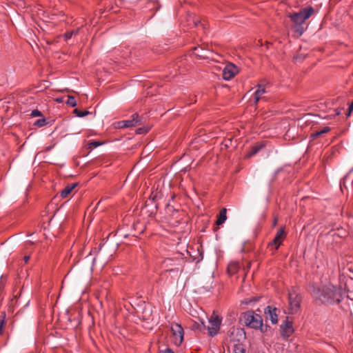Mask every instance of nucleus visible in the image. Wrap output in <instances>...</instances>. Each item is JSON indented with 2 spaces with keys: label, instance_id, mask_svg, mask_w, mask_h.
I'll return each instance as SVG.
<instances>
[{
  "label": "nucleus",
  "instance_id": "nucleus-3",
  "mask_svg": "<svg viewBox=\"0 0 353 353\" xmlns=\"http://www.w3.org/2000/svg\"><path fill=\"white\" fill-rule=\"evenodd\" d=\"M241 320L245 326L258 330V327H261L263 319L261 315L256 314L253 310H248L242 313Z\"/></svg>",
  "mask_w": 353,
  "mask_h": 353
},
{
  "label": "nucleus",
  "instance_id": "nucleus-4",
  "mask_svg": "<svg viewBox=\"0 0 353 353\" xmlns=\"http://www.w3.org/2000/svg\"><path fill=\"white\" fill-rule=\"evenodd\" d=\"M221 321L222 318L213 313L209 319V325L207 327L204 325L203 322H202V324L201 325L198 324L196 327L199 328L201 330L202 328L204 330L207 329L209 336L213 337L217 334L220 329Z\"/></svg>",
  "mask_w": 353,
  "mask_h": 353
},
{
  "label": "nucleus",
  "instance_id": "nucleus-14",
  "mask_svg": "<svg viewBox=\"0 0 353 353\" xmlns=\"http://www.w3.org/2000/svg\"><path fill=\"white\" fill-rule=\"evenodd\" d=\"M193 53L200 59H206L209 58V52L199 46L193 48Z\"/></svg>",
  "mask_w": 353,
  "mask_h": 353
},
{
  "label": "nucleus",
  "instance_id": "nucleus-35",
  "mask_svg": "<svg viewBox=\"0 0 353 353\" xmlns=\"http://www.w3.org/2000/svg\"><path fill=\"white\" fill-rule=\"evenodd\" d=\"M138 118H139V114L137 112L133 114L131 117V119L135 120L134 121H136V125L141 123V121Z\"/></svg>",
  "mask_w": 353,
  "mask_h": 353
},
{
  "label": "nucleus",
  "instance_id": "nucleus-5",
  "mask_svg": "<svg viewBox=\"0 0 353 353\" xmlns=\"http://www.w3.org/2000/svg\"><path fill=\"white\" fill-rule=\"evenodd\" d=\"M289 300V310L290 314H296L301 307V303L302 301V296L300 294L297 293L294 290L289 292L288 294Z\"/></svg>",
  "mask_w": 353,
  "mask_h": 353
},
{
  "label": "nucleus",
  "instance_id": "nucleus-31",
  "mask_svg": "<svg viewBox=\"0 0 353 353\" xmlns=\"http://www.w3.org/2000/svg\"><path fill=\"white\" fill-rule=\"evenodd\" d=\"M232 139H227L224 140L222 143V145L225 148H228L232 146Z\"/></svg>",
  "mask_w": 353,
  "mask_h": 353
},
{
  "label": "nucleus",
  "instance_id": "nucleus-8",
  "mask_svg": "<svg viewBox=\"0 0 353 353\" xmlns=\"http://www.w3.org/2000/svg\"><path fill=\"white\" fill-rule=\"evenodd\" d=\"M239 73V68L233 63L227 64L223 70V79L226 81L232 79Z\"/></svg>",
  "mask_w": 353,
  "mask_h": 353
},
{
  "label": "nucleus",
  "instance_id": "nucleus-51",
  "mask_svg": "<svg viewBox=\"0 0 353 353\" xmlns=\"http://www.w3.org/2000/svg\"><path fill=\"white\" fill-rule=\"evenodd\" d=\"M128 235H129V234H123V237H125H125H127Z\"/></svg>",
  "mask_w": 353,
  "mask_h": 353
},
{
  "label": "nucleus",
  "instance_id": "nucleus-46",
  "mask_svg": "<svg viewBox=\"0 0 353 353\" xmlns=\"http://www.w3.org/2000/svg\"><path fill=\"white\" fill-rule=\"evenodd\" d=\"M71 32H72V35L77 34L78 33V30H72Z\"/></svg>",
  "mask_w": 353,
  "mask_h": 353
},
{
  "label": "nucleus",
  "instance_id": "nucleus-1",
  "mask_svg": "<svg viewBox=\"0 0 353 353\" xmlns=\"http://www.w3.org/2000/svg\"><path fill=\"white\" fill-rule=\"evenodd\" d=\"M310 288L312 289L311 296L316 305L339 304L343 300V290L341 287H337L332 284L319 287L312 284Z\"/></svg>",
  "mask_w": 353,
  "mask_h": 353
},
{
  "label": "nucleus",
  "instance_id": "nucleus-6",
  "mask_svg": "<svg viewBox=\"0 0 353 353\" xmlns=\"http://www.w3.org/2000/svg\"><path fill=\"white\" fill-rule=\"evenodd\" d=\"M137 316L144 321L152 320V307L150 305L143 303L139 305V309L136 311Z\"/></svg>",
  "mask_w": 353,
  "mask_h": 353
},
{
  "label": "nucleus",
  "instance_id": "nucleus-37",
  "mask_svg": "<svg viewBox=\"0 0 353 353\" xmlns=\"http://www.w3.org/2000/svg\"><path fill=\"white\" fill-rule=\"evenodd\" d=\"M63 37H64V39L65 40H68V39H70L72 38V32H66L64 34H63Z\"/></svg>",
  "mask_w": 353,
  "mask_h": 353
},
{
  "label": "nucleus",
  "instance_id": "nucleus-40",
  "mask_svg": "<svg viewBox=\"0 0 353 353\" xmlns=\"http://www.w3.org/2000/svg\"><path fill=\"white\" fill-rule=\"evenodd\" d=\"M159 353H174V352L172 349L167 347L163 350H160Z\"/></svg>",
  "mask_w": 353,
  "mask_h": 353
},
{
  "label": "nucleus",
  "instance_id": "nucleus-44",
  "mask_svg": "<svg viewBox=\"0 0 353 353\" xmlns=\"http://www.w3.org/2000/svg\"><path fill=\"white\" fill-rule=\"evenodd\" d=\"M29 259H30V256H24L23 260L26 263L29 261Z\"/></svg>",
  "mask_w": 353,
  "mask_h": 353
},
{
  "label": "nucleus",
  "instance_id": "nucleus-32",
  "mask_svg": "<svg viewBox=\"0 0 353 353\" xmlns=\"http://www.w3.org/2000/svg\"><path fill=\"white\" fill-rule=\"evenodd\" d=\"M258 330H260L262 333H265L270 330V326L267 324L263 325L262 323L261 327H258Z\"/></svg>",
  "mask_w": 353,
  "mask_h": 353
},
{
  "label": "nucleus",
  "instance_id": "nucleus-30",
  "mask_svg": "<svg viewBox=\"0 0 353 353\" xmlns=\"http://www.w3.org/2000/svg\"><path fill=\"white\" fill-rule=\"evenodd\" d=\"M150 130L148 127H141L136 130V133L138 134H146Z\"/></svg>",
  "mask_w": 353,
  "mask_h": 353
},
{
  "label": "nucleus",
  "instance_id": "nucleus-33",
  "mask_svg": "<svg viewBox=\"0 0 353 353\" xmlns=\"http://www.w3.org/2000/svg\"><path fill=\"white\" fill-rule=\"evenodd\" d=\"M268 245L270 246L274 245L275 249L277 250L279 248V246L281 245V242L278 241L277 240H276L274 238V239L271 242H270Z\"/></svg>",
  "mask_w": 353,
  "mask_h": 353
},
{
  "label": "nucleus",
  "instance_id": "nucleus-54",
  "mask_svg": "<svg viewBox=\"0 0 353 353\" xmlns=\"http://www.w3.org/2000/svg\"><path fill=\"white\" fill-rule=\"evenodd\" d=\"M143 232V230H141L140 232H139V234H141Z\"/></svg>",
  "mask_w": 353,
  "mask_h": 353
},
{
  "label": "nucleus",
  "instance_id": "nucleus-29",
  "mask_svg": "<svg viewBox=\"0 0 353 353\" xmlns=\"http://www.w3.org/2000/svg\"><path fill=\"white\" fill-rule=\"evenodd\" d=\"M103 144V142L93 141L88 143V148L89 149H93L95 148L99 145H101Z\"/></svg>",
  "mask_w": 353,
  "mask_h": 353
},
{
  "label": "nucleus",
  "instance_id": "nucleus-9",
  "mask_svg": "<svg viewBox=\"0 0 353 353\" xmlns=\"http://www.w3.org/2000/svg\"><path fill=\"white\" fill-rule=\"evenodd\" d=\"M281 334L283 338L290 337L294 332L292 326V322L288 320L287 317L283 324L281 325Z\"/></svg>",
  "mask_w": 353,
  "mask_h": 353
},
{
  "label": "nucleus",
  "instance_id": "nucleus-45",
  "mask_svg": "<svg viewBox=\"0 0 353 353\" xmlns=\"http://www.w3.org/2000/svg\"><path fill=\"white\" fill-rule=\"evenodd\" d=\"M139 224H140V223H139V222H137V223H134L133 224V228L135 229V228H136V227H137V226H138Z\"/></svg>",
  "mask_w": 353,
  "mask_h": 353
},
{
  "label": "nucleus",
  "instance_id": "nucleus-47",
  "mask_svg": "<svg viewBox=\"0 0 353 353\" xmlns=\"http://www.w3.org/2000/svg\"><path fill=\"white\" fill-rule=\"evenodd\" d=\"M277 223V219H274V222H273V225L275 226Z\"/></svg>",
  "mask_w": 353,
  "mask_h": 353
},
{
  "label": "nucleus",
  "instance_id": "nucleus-50",
  "mask_svg": "<svg viewBox=\"0 0 353 353\" xmlns=\"http://www.w3.org/2000/svg\"><path fill=\"white\" fill-rule=\"evenodd\" d=\"M132 236H137V234L136 233H133L131 234Z\"/></svg>",
  "mask_w": 353,
  "mask_h": 353
},
{
  "label": "nucleus",
  "instance_id": "nucleus-13",
  "mask_svg": "<svg viewBox=\"0 0 353 353\" xmlns=\"http://www.w3.org/2000/svg\"><path fill=\"white\" fill-rule=\"evenodd\" d=\"M265 89L263 85L259 84L257 90L254 92L253 95L254 103L256 105L261 99L262 95L265 93Z\"/></svg>",
  "mask_w": 353,
  "mask_h": 353
},
{
  "label": "nucleus",
  "instance_id": "nucleus-2",
  "mask_svg": "<svg viewBox=\"0 0 353 353\" xmlns=\"http://www.w3.org/2000/svg\"><path fill=\"white\" fill-rule=\"evenodd\" d=\"M314 13V9L312 6H308L301 9L297 12L290 13L288 17L294 23L292 29L299 36H301L305 30L303 26L305 21L308 19Z\"/></svg>",
  "mask_w": 353,
  "mask_h": 353
},
{
  "label": "nucleus",
  "instance_id": "nucleus-27",
  "mask_svg": "<svg viewBox=\"0 0 353 353\" xmlns=\"http://www.w3.org/2000/svg\"><path fill=\"white\" fill-rule=\"evenodd\" d=\"M47 124H48V122L46 121V119L44 117H43L41 119L37 120L34 122V125H36L38 127H43Z\"/></svg>",
  "mask_w": 353,
  "mask_h": 353
},
{
  "label": "nucleus",
  "instance_id": "nucleus-7",
  "mask_svg": "<svg viewBox=\"0 0 353 353\" xmlns=\"http://www.w3.org/2000/svg\"><path fill=\"white\" fill-rule=\"evenodd\" d=\"M230 341L241 343L246 339V334L244 329L234 327L228 331Z\"/></svg>",
  "mask_w": 353,
  "mask_h": 353
},
{
  "label": "nucleus",
  "instance_id": "nucleus-16",
  "mask_svg": "<svg viewBox=\"0 0 353 353\" xmlns=\"http://www.w3.org/2000/svg\"><path fill=\"white\" fill-rule=\"evenodd\" d=\"M331 130V128L328 126L323 128L321 130L314 131L310 134V138L314 140L320 137H322L323 134L329 132Z\"/></svg>",
  "mask_w": 353,
  "mask_h": 353
},
{
  "label": "nucleus",
  "instance_id": "nucleus-12",
  "mask_svg": "<svg viewBox=\"0 0 353 353\" xmlns=\"http://www.w3.org/2000/svg\"><path fill=\"white\" fill-rule=\"evenodd\" d=\"M266 143L267 142L265 141L257 142L255 145L252 146L250 152L246 154V157L250 158L256 154L266 146Z\"/></svg>",
  "mask_w": 353,
  "mask_h": 353
},
{
  "label": "nucleus",
  "instance_id": "nucleus-24",
  "mask_svg": "<svg viewBox=\"0 0 353 353\" xmlns=\"http://www.w3.org/2000/svg\"><path fill=\"white\" fill-rule=\"evenodd\" d=\"M73 113L77 116V117H83L85 116H87L88 114H90V112L88 110H84V111H82V110H80L78 108H76L73 110Z\"/></svg>",
  "mask_w": 353,
  "mask_h": 353
},
{
  "label": "nucleus",
  "instance_id": "nucleus-38",
  "mask_svg": "<svg viewBox=\"0 0 353 353\" xmlns=\"http://www.w3.org/2000/svg\"><path fill=\"white\" fill-rule=\"evenodd\" d=\"M166 210L168 211V212H174L176 211V210L174 208L173 206H172L170 204L168 203L166 205Z\"/></svg>",
  "mask_w": 353,
  "mask_h": 353
},
{
  "label": "nucleus",
  "instance_id": "nucleus-36",
  "mask_svg": "<svg viewBox=\"0 0 353 353\" xmlns=\"http://www.w3.org/2000/svg\"><path fill=\"white\" fill-rule=\"evenodd\" d=\"M193 22H194L195 26H199V25H201L203 27V28H205V24H203L200 19H194Z\"/></svg>",
  "mask_w": 353,
  "mask_h": 353
},
{
  "label": "nucleus",
  "instance_id": "nucleus-19",
  "mask_svg": "<svg viewBox=\"0 0 353 353\" xmlns=\"http://www.w3.org/2000/svg\"><path fill=\"white\" fill-rule=\"evenodd\" d=\"M103 244H100L99 248H92L90 251L89 254L85 256V259H88L90 256H94V257L92 259V265H94L95 261H96V256L99 254V251L101 249Z\"/></svg>",
  "mask_w": 353,
  "mask_h": 353
},
{
  "label": "nucleus",
  "instance_id": "nucleus-25",
  "mask_svg": "<svg viewBox=\"0 0 353 353\" xmlns=\"http://www.w3.org/2000/svg\"><path fill=\"white\" fill-rule=\"evenodd\" d=\"M238 271V264L230 263L228 267V272L230 274H234Z\"/></svg>",
  "mask_w": 353,
  "mask_h": 353
},
{
  "label": "nucleus",
  "instance_id": "nucleus-17",
  "mask_svg": "<svg viewBox=\"0 0 353 353\" xmlns=\"http://www.w3.org/2000/svg\"><path fill=\"white\" fill-rule=\"evenodd\" d=\"M133 119H129L125 121H121L117 123V128H125L136 126V121Z\"/></svg>",
  "mask_w": 353,
  "mask_h": 353
},
{
  "label": "nucleus",
  "instance_id": "nucleus-42",
  "mask_svg": "<svg viewBox=\"0 0 353 353\" xmlns=\"http://www.w3.org/2000/svg\"><path fill=\"white\" fill-rule=\"evenodd\" d=\"M55 101L57 103H62L64 101V97H57V98H56Z\"/></svg>",
  "mask_w": 353,
  "mask_h": 353
},
{
  "label": "nucleus",
  "instance_id": "nucleus-22",
  "mask_svg": "<svg viewBox=\"0 0 353 353\" xmlns=\"http://www.w3.org/2000/svg\"><path fill=\"white\" fill-rule=\"evenodd\" d=\"M259 299H260L259 296H254L250 299H245L244 300L241 301V304L252 305V304L259 301Z\"/></svg>",
  "mask_w": 353,
  "mask_h": 353
},
{
  "label": "nucleus",
  "instance_id": "nucleus-52",
  "mask_svg": "<svg viewBox=\"0 0 353 353\" xmlns=\"http://www.w3.org/2000/svg\"><path fill=\"white\" fill-rule=\"evenodd\" d=\"M269 44H270V43L267 41V42H266L267 48H268V45H269Z\"/></svg>",
  "mask_w": 353,
  "mask_h": 353
},
{
  "label": "nucleus",
  "instance_id": "nucleus-26",
  "mask_svg": "<svg viewBox=\"0 0 353 353\" xmlns=\"http://www.w3.org/2000/svg\"><path fill=\"white\" fill-rule=\"evenodd\" d=\"M67 101H65L67 105H70L71 107H75L77 105V101L74 97L72 95H67Z\"/></svg>",
  "mask_w": 353,
  "mask_h": 353
},
{
  "label": "nucleus",
  "instance_id": "nucleus-28",
  "mask_svg": "<svg viewBox=\"0 0 353 353\" xmlns=\"http://www.w3.org/2000/svg\"><path fill=\"white\" fill-rule=\"evenodd\" d=\"M2 319L0 320V335L3 334V327L6 323V314L5 312L1 313Z\"/></svg>",
  "mask_w": 353,
  "mask_h": 353
},
{
  "label": "nucleus",
  "instance_id": "nucleus-43",
  "mask_svg": "<svg viewBox=\"0 0 353 353\" xmlns=\"http://www.w3.org/2000/svg\"><path fill=\"white\" fill-rule=\"evenodd\" d=\"M179 270V267H176V268H171L167 270V271H168V272H174V271L178 272Z\"/></svg>",
  "mask_w": 353,
  "mask_h": 353
},
{
  "label": "nucleus",
  "instance_id": "nucleus-10",
  "mask_svg": "<svg viewBox=\"0 0 353 353\" xmlns=\"http://www.w3.org/2000/svg\"><path fill=\"white\" fill-rule=\"evenodd\" d=\"M276 312L277 308L272 305H268L264 309V314L266 319H270L273 325L278 323V314Z\"/></svg>",
  "mask_w": 353,
  "mask_h": 353
},
{
  "label": "nucleus",
  "instance_id": "nucleus-15",
  "mask_svg": "<svg viewBox=\"0 0 353 353\" xmlns=\"http://www.w3.org/2000/svg\"><path fill=\"white\" fill-rule=\"evenodd\" d=\"M77 185V183L67 185L65 188L61 191L60 196L62 198H66Z\"/></svg>",
  "mask_w": 353,
  "mask_h": 353
},
{
  "label": "nucleus",
  "instance_id": "nucleus-18",
  "mask_svg": "<svg viewBox=\"0 0 353 353\" xmlns=\"http://www.w3.org/2000/svg\"><path fill=\"white\" fill-rule=\"evenodd\" d=\"M226 212V208H222L220 210L217 219L216 221V225H222L225 221V220L227 219Z\"/></svg>",
  "mask_w": 353,
  "mask_h": 353
},
{
  "label": "nucleus",
  "instance_id": "nucleus-23",
  "mask_svg": "<svg viewBox=\"0 0 353 353\" xmlns=\"http://www.w3.org/2000/svg\"><path fill=\"white\" fill-rule=\"evenodd\" d=\"M182 259H177L176 260H173L172 259H166L165 261H164V263L166 267H168V266H172V262H175L176 264L177 265H180L181 262L182 261Z\"/></svg>",
  "mask_w": 353,
  "mask_h": 353
},
{
  "label": "nucleus",
  "instance_id": "nucleus-49",
  "mask_svg": "<svg viewBox=\"0 0 353 353\" xmlns=\"http://www.w3.org/2000/svg\"><path fill=\"white\" fill-rule=\"evenodd\" d=\"M347 297L349 299L353 300V297H351L350 294H347Z\"/></svg>",
  "mask_w": 353,
  "mask_h": 353
},
{
  "label": "nucleus",
  "instance_id": "nucleus-39",
  "mask_svg": "<svg viewBox=\"0 0 353 353\" xmlns=\"http://www.w3.org/2000/svg\"><path fill=\"white\" fill-rule=\"evenodd\" d=\"M305 56L303 54H299L294 57V60H300L301 61L305 59Z\"/></svg>",
  "mask_w": 353,
  "mask_h": 353
},
{
  "label": "nucleus",
  "instance_id": "nucleus-11",
  "mask_svg": "<svg viewBox=\"0 0 353 353\" xmlns=\"http://www.w3.org/2000/svg\"><path fill=\"white\" fill-rule=\"evenodd\" d=\"M171 331L172 334L177 339H179V343H181L183 340V329L181 325L174 323L172 325Z\"/></svg>",
  "mask_w": 353,
  "mask_h": 353
},
{
  "label": "nucleus",
  "instance_id": "nucleus-21",
  "mask_svg": "<svg viewBox=\"0 0 353 353\" xmlns=\"http://www.w3.org/2000/svg\"><path fill=\"white\" fill-rule=\"evenodd\" d=\"M234 353H246V350L241 343L234 344L233 348Z\"/></svg>",
  "mask_w": 353,
  "mask_h": 353
},
{
  "label": "nucleus",
  "instance_id": "nucleus-20",
  "mask_svg": "<svg viewBox=\"0 0 353 353\" xmlns=\"http://www.w3.org/2000/svg\"><path fill=\"white\" fill-rule=\"evenodd\" d=\"M285 236H286V233L285 232V229L284 228H281L280 229H279V230L277 231L276 234V236L274 237V239L276 240H277L278 241L281 242V243H282V241L284 240V239L285 238Z\"/></svg>",
  "mask_w": 353,
  "mask_h": 353
},
{
  "label": "nucleus",
  "instance_id": "nucleus-34",
  "mask_svg": "<svg viewBox=\"0 0 353 353\" xmlns=\"http://www.w3.org/2000/svg\"><path fill=\"white\" fill-rule=\"evenodd\" d=\"M30 116L35 117H43V114L41 111L38 110H34L32 111Z\"/></svg>",
  "mask_w": 353,
  "mask_h": 353
},
{
  "label": "nucleus",
  "instance_id": "nucleus-48",
  "mask_svg": "<svg viewBox=\"0 0 353 353\" xmlns=\"http://www.w3.org/2000/svg\"><path fill=\"white\" fill-rule=\"evenodd\" d=\"M347 294H350L351 297H353L352 294V292H350L349 290H347Z\"/></svg>",
  "mask_w": 353,
  "mask_h": 353
},
{
  "label": "nucleus",
  "instance_id": "nucleus-53",
  "mask_svg": "<svg viewBox=\"0 0 353 353\" xmlns=\"http://www.w3.org/2000/svg\"><path fill=\"white\" fill-rule=\"evenodd\" d=\"M339 114H340V111H339V110H338V111L336 112V114L339 115Z\"/></svg>",
  "mask_w": 353,
  "mask_h": 353
},
{
  "label": "nucleus",
  "instance_id": "nucleus-41",
  "mask_svg": "<svg viewBox=\"0 0 353 353\" xmlns=\"http://www.w3.org/2000/svg\"><path fill=\"white\" fill-rule=\"evenodd\" d=\"M350 282L353 283V278H349V279H347L346 280V281H345V288H348V285H349Z\"/></svg>",
  "mask_w": 353,
  "mask_h": 353
}]
</instances>
